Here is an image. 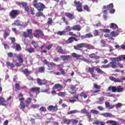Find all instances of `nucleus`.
Instances as JSON below:
<instances>
[{
    "instance_id": "nucleus-1",
    "label": "nucleus",
    "mask_w": 125,
    "mask_h": 125,
    "mask_svg": "<svg viewBox=\"0 0 125 125\" xmlns=\"http://www.w3.org/2000/svg\"><path fill=\"white\" fill-rule=\"evenodd\" d=\"M33 5L39 11H43V9L45 8V5L42 3H33Z\"/></svg>"
},
{
    "instance_id": "nucleus-2",
    "label": "nucleus",
    "mask_w": 125,
    "mask_h": 125,
    "mask_svg": "<svg viewBox=\"0 0 125 125\" xmlns=\"http://www.w3.org/2000/svg\"><path fill=\"white\" fill-rule=\"evenodd\" d=\"M37 83L39 85H42V84H47V85H49V84H52L51 82L49 81H47L45 80H42L39 78L37 79Z\"/></svg>"
},
{
    "instance_id": "nucleus-3",
    "label": "nucleus",
    "mask_w": 125,
    "mask_h": 125,
    "mask_svg": "<svg viewBox=\"0 0 125 125\" xmlns=\"http://www.w3.org/2000/svg\"><path fill=\"white\" fill-rule=\"evenodd\" d=\"M74 3L77 7V11H79V12H81L83 11V9H82V3L79 1H77V0H75L74 1Z\"/></svg>"
},
{
    "instance_id": "nucleus-4",
    "label": "nucleus",
    "mask_w": 125,
    "mask_h": 125,
    "mask_svg": "<svg viewBox=\"0 0 125 125\" xmlns=\"http://www.w3.org/2000/svg\"><path fill=\"white\" fill-rule=\"evenodd\" d=\"M109 79L110 81H112V82H114L115 83H123L124 81H125V77H123L121 80H120L119 78H116L113 76H110Z\"/></svg>"
},
{
    "instance_id": "nucleus-5",
    "label": "nucleus",
    "mask_w": 125,
    "mask_h": 125,
    "mask_svg": "<svg viewBox=\"0 0 125 125\" xmlns=\"http://www.w3.org/2000/svg\"><path fill=\"white\" fill-rule=\"evenodd\" d=\"M27 32L23 33V36L26 38H29V39H33V35H32V33L33 31L32 29H28L27 30Z\"/></svg>"
},
{
    "instance_id": "nucleus-6",
    "label": "nucleus",
    "mask_w": 125,
    "mask_h": 125,
    "mask_svg": "<svg viewBox=\"0 0 125 125\" xmlns=\"http://www.w3.org/2000/svg\"><path fill=\"white\" fill-rule=\"evenodd\" d=\"M18 13H19V11L14 10L10 13V16L11 18L14 19V18H16L17 17Z\"/></svg>"
},
{
    "instance_id": "nucleus-7",
    "label": "nucleus",
    "mask_w": 125,
    "mask_h": 125,
    "mask_svg": "<svg viewBox=\"0 0 125 125\" xmlns=\"http://www.w3.org/2000/svg\"><path fill=\"white\" fill-rule=\"evenodd\" d=\"M43 33L41 30H37L34 33V37H35V38H39L40 37H43Z\"/></svg>"
},
{
    "instance_id": "nucleus-8",
    "label": "nucleus",
    "mask_w": 125,
    "mask_h": 125,
    "mask_svg": "<svg viewBox=\"0 0 125 125\" xmlns=\"http://www.w3.org/2000/svg\"><path fill=\"white\" fill-rule=\"evenodd\" d=\"M57 50H58V52L61 53V54H66L67 53L66 49H62V47L60 46H58L57 47Z\"/></svg>"
},
{
    "instance_id": "nucleus-9",
    "label": "nucleus",
    "mask_w": 125,
    "mask_h": 125,
    "mask_svg": "<svg viewBox=\"0 0 125 125\" xmlns=\"http://www.w3.org/2000/svg\"><path fill=\"white\" fill-rule=\"evenodd\" d=\"M71 55L74 58H76L77 60H83V56L81 55L78 54L76 53H73Z\"/></svg>"
},
{
    "instance_id": "nucleus-10",
    "label": "nucleus",
    "mask_w": 125,
    "mask_h": 125,
    "mask_svg": "<svg viewBox=\"0 0 125 125\" xmlns=\"http://www.w3.org/2000/svg\"><path fill=\"white\" fill-rule=\"evenodd\" d=\"M85 43H82L81 44H79L76 46H74V49L76 50H81L83 47H85Z\"/></svg>"
},
{
    "instance_id": "nucleus-11",
    "label": "nucleus",
    "mask_w": 125,
    "mask_h": 125,
    "mask_svg": "<svg viewBox=\"0 0 125 125\" xmlns=\"http://www.w3.org/2000/svg\"><path fill=\"white\" fill-rule=\"evenodd\" d=\"M18 60L20 63H17L16 66H17V67H20V66L22 65V63H23V56H20Z\"/></svg>"
},
{
    "instance_id": "nucleus-12",
    "label": "nucleus",
    "mask_w": 125,
    "mask_h": 125,
    "mask_svg": "<svg viewBox=\"0 0 125 125\" xmlns=\"http://www.w3.org/2000/svg\"><path fill=\"white\" fill-rule=\"evenodd\" d=\"M96 103L100 104H103V103H104V97H101L99 98L97 101H96Z\"/></svg>"
},
{
    "instance_id": "nucleus-13",
    "label": "nucleus",
    "mask_w": 125,
    "mask_h": 125,
    "mask_svg": "<svg viewBox=\"0 0 125 125\" xmlns=\"http://www.w3.org/2000/svg\"><path fill=\"white\" fill-rule=\"evenodd\" d=\"M63 88V85L60 84H56L53 87V89H62Z\"/></svg>"
},
{
    "instance_id": "nucleus-14",
    "label": "nucleus",
    "mask_w": 125,
    "mask_h": 125,
    "mask_svg": "<svg viewBox=\"0 0 125 125\" xmlns=\"http://www.w3.org/2000/svg\"><path fill=\"white\" fill-rule=\"evenodd\" d=\"M109 27L113 30H116V29H118V25L115 23H111L109 25Z\"/></svg>"
},
{
    "instance_id": "nucleus-15",
    "label": "nucleus",
    "mask_w": 125,
    "mask_h": 125,
    "mask_svg": "<svg viewBox=\"0 0 125 125\" xmlns=\"http://www.w3.org/2000/svg\"><path fill=\"white\" fill-rule=\"evenodd\" d=\"M94 88H96V89H97V90H96V91H93V93H95L96 92H99L101 86H100V85H97V84L94 83Z\"/></svg>"
},
{
    "instance_id": "nucleus-16",
    "label": "nucleus",
    "mask_w": 125,
    "mask_h": 125,
    "mask_svg": "<svg viewBox=\"0 0 125 125\" xmlns=\"http://www.w3.org/2000/svg\"><path fill=\"white\" fill-rule=\"evenodd\" d=\"M88 93V91L86 92H82L80 93V96L81 97H83V98L85 99L87 98V94Z\"/></svg>"
},
{
    "instance_id": "nucleus-17",
    "label": "nucleus",
    "mask_w": 125,
    "mask_h": 125,
    "mask_svg": "<svg viewBox=\"0 0 125 125\" xmlns=\"http://www.w3.org/2000/svg\"><path fill=\"white\" fill-rule=\"evenodd\" d=\"M0 105H2L3 106H5L6 105V102L3 98L0 97Z\"/></svg>"
},
{
    "instance_id": "nucleus-18",
    "label": "nucleus",
    "mask_w": 125,
    "mask_h": 125,
    "mask_svg": "<svg viewBox=\"0 0 125 125\" xmlns=\"http://www.w3.org/2000/svg\"><path fill=\"white\" fill-rule=\"evenodd\" d=\"M71 57V56H64V55H62L61 56V58L63 60V61H67Z\"/></svg>"
},
{
    "instance_id": "nucleus-19",
    "label": "nucleus",
    "mask_w": 125,
    "mask_h": 125,
    "mask_svg": "<svg viewBox=\"0 0 125 125\" xmlns=\"http://www.w3.org/2000/svg\"><path fill=\"white\" fill-rule=\"evenodd\" d=\"M120 34V30H117L116 31H113L111 33L112 37H116Z\"/></svg>"
},
{
    "instance_id": "nucleus-20",
    "label": "nucleus",
    "mask_w": 125,
    "mask_h": 125,
    "mask_svg": "<svg viewBox=\"0 0 125 125\" xmlns=\"http://www.w3.org/2000/svg\"><path fill=\"white\" fill-rule=\"evenodd\" d=\"M86 71L87 73H90L91 74L94 73V69L91 67L86 68Z\"/></svg>"
},
{
    "instance_id": "nucleus-21",
    "label": "nucleus",
    "mask_w": 125,
    "mask_h": 125,
    "mask_svg": "<svg viewBox=\"0 0 125 125\" xmlns=\"http://www.w3.org/2000/svg\"><path fill=\"white\" fill-rule=\"evenodd\" d=\"M47 110H48V111H54V110H57V106L50 105L47 107Z\"/></svg>"
},
{
    "instance_id": "nucleus-22",
    "label": "nucleus",
    "mask_w": 125,
    "mask_h": 125,
    "mask_svg": "<svg viewBox=\"0 0 125 125\" xmlns=\"http://www.w3.org/2000/svg\"><path fill=\"white\" fill-rule=\"evenodd\" d=\"M40 87H34V88H32L30 89V90L31 91H35L37 93V94H38L40 92Z\"/></svg>"
},
{
    "instance_id": "nucleus-23",
    "label": "nucleus",
    "mask_w": 125,
    "mask_h": 125,
    "mask_svg": "<svg viewBox=\"0 0 125 125\" xmlns=\"http://www.w3.org/2000/svg\"><path fill=\"white\" fill-rule=\"evenodd\" d=\"M81 29L82 28L79 25H76L72 27V30H74L75 31H81Z\"/></svg>"
},
{
    "instance_id": "nucleus-24",
    "label": "nucleus",
    "mask_w": 125,
    "mask_h": 125,
    "mask_svg": "<svg viewBox=\"0 0 125 125\" xmlns=\"http://www.w3.org/2000/svg\"><path fill=\"white\" fill-rule=\"evenodd\" d=\"M91 77L89 76V79L90 80H92V81H94V80H97L98 78L97 77V75L94 74L93 73L91 74Z\"/></svg>"
},
{
    "instance_id": "nucleus-25",
    "label": "nucleus",
    "mask_w": 125,
    "mask_h": 125,
    "mask_svg": "<svg viewBox=\"0 0 125 125\" xmlns=\"http://www.w3.org/2000/svg\"><path fill=\"white\" fill-rule=\"evenodd\" d=\"M108 65L109 67H111V68H113V69H115V68L117 67V64L114 62H111Z\"/></svg>"
},
{
    "instance_id": "nucleus-26",
    "label": "nucleus",
    "mask_w": 125,
    "mask_h": 125,
    "mask_svg": "<svg viewBox=\"0 0 125 125\" xmlns=\"http://www.w3.org/2000/svg\"><path fill=\"white\" fill-rule=\"evenodd\" d=\"M107 123V124H110L111 125H119V123L113 120L108 121Z\"/></svg>"
},
{
    "instance_id": "nucleus-27",
    "label": "nucleus",
    "mask_w": 125,
    "mask_h": 125,
    "mask_svg": "<svg viewBox=\"0 0 125 125\" xmlns=\"http://www.w3.org/2000/svg\"><path fill=\"white\" fill-rule=\"evenodd\" d=\"M73 98H76V99L69 100L70 103H74V102H76V101H79V96H74Z\"/></svg>"
},
{
    "instance_id": "nucleus-28",
    "label": "nucleus",
    "mask_w": 125,
    "mask_h": 125,
    "mask_svg": "<svg viewBox=\"0 0 125 125\" xmlns=\"http://www.w3.org/2000/svg\"><path fill=\"white\" fill-rule=\"evenodd\" d=\"M102 116H104L105 117V118H109L110 117H112V114L110 113H103L101 114Z\"/></svg>"
},
{
    "instance_id": "nucleus-29",
    "label": "nucleus",
    "mask_w": 125,
    "mask_h": 125,
    "mask_svg": "<svg viewBox=\"0 0 125 125\" xmlns=\"http://www.w3.org/2000/svg\"><path fill=\"white\" fill-rule=\"evenodd\" d=\"M85 47L87 48V49H94V46L90 45L89 44L85 43Z\"/></svg>"
},
{
    "instance_id": "nucleus-30",
    "label": "nucleus",
    "mask_w": 125,
    "mask_h": 125,
    "mask_svg": "<svg viewBox=\"0 0 125 125\" xmlns=\"http://www.w3.org/2000/svg\"><path fill=\"white\" fill-rule=\"evenodd\" d=\"M65 15L70 19H74V14L70 13H66Z\"/></svg>"
},
{
    "instance_id": "nucleus-31",
    "label": "nucleus",
    "mask_w": 125,
    "mask_h": 125,
    "mask_svg": "<svg viewBox=\"0 0 125 125\" xmlns=\"http://www.w3.org/2000/svg\"><path fill=\"white\" fill-rule=\"evenodd\" d=\"M25 50L29 53H33V52H35V49L33 48H25Z\"/></svg>"
},
{
    "instance_id": "nucleus-32",
    "label": "nucleus",
    "mask_w": 125,
    "mask_h": 125,
    "mask_svg": "<svg viewBox=\"0 0 125 125\" xmlns=\"http://www.w3.org/2000/svg\"><path fill=\"white\" fill-rule=\"evenodd\" d=\"M58 96H61V97H64L65 95H67V93L66 92H61L57 94Z\"/></svg>"
},
{
    "instance_id": "nucleus-33",
    "label": "nucleus",
    "mask_w": 125,
    "mask_h": 125,
    "mask_svg": "<svg viewBox=\"0 0 125 125\" xmlns=\"http://www.w3.org/2000/svg\"><path fill=\"white\" fill-rule=\"evenodd\" d=\"M111 60H112V61H117L118 62H119L120 61H122V59L121 58V57L118 58H111Z\"/></svg>"
},
{
    "instance_id": "nucleus-34",
    "label": "nucleus",
    "mask_w": 125,
    "mask_h": 125,
    "mask_svg": "<svg viewBox=\"0 0 125 125\" xmlns=\"http://www.w3.org/2000/svg\"><path fill=\"white\" fill-rule=\"evenodd\" d=\"M78 120H79V118H76V119H71V122L73 125H77L79 123Z\"/></svg>"
},
{
    "instance_id": "nucleus-35",
    "label": "nucleus",
    "mask_w": 125,
    "mask_h": 125,
    "mask_svg": "<svg viewBox=\"0 0 125 125\" xmlns=\"http://www.w3.org/2000/svg\"><path fill=\"white\" fill-rule=\"evenodd\" d=\"M77 113H79V111L77 109L70 111L68 112V115H72L73 114H77Z\"/></svg>"
},
{
    "instance_id": "nucleus-36",
    "label": "nucleus",
    "mask_w": 125,
    "mask_h": 125,
    "mask_svg": "<svg viewBox=\"0 0 125 125\" xmlns=\"http://www.w3.org/2000/svg\"><path fill=\"white\" fill-rule=\"evenodd\" d=\"M75 92H76V86L72 85L71 87L70 93L72 94V93H75Z\"/></svg>"
},
{
    "instance_id": "nucleus-37",
    "label": "nucleus",
    "mask_w": 125,
    "mask_h": 125,
    "mask_svg": "<svg viewBox=\"0 0 125 125\" xmlns=\"http://www.w3.org/2000/svg\"><path fill=\"white\" fill-rule=\"evenodd\" d=\"M6 65L8 68H9V67H10V68H11V69H13V68H14V65L12 63H10L9 62H7Z\"/></svg>"
},
{
    "instance_id": "nucleus-38",
    "label": "nucleus",
    "mask_w": 125,
    "mask_h": 125,
    "mask_svg": "<svg viewBox=\"0 0 125 125\" xmlns=\"http://www.w3.org/2000/svg\"><path fill=\"white\" fill-rule=\"evenodd\" d=\"M19 108L21 110H24L25 109V104L24 103H20Z\"/></svg>"
},
{
    "instance_id": "nucleus-39",
    "label": "nucleus",
    "mask_w": 125,
    "mask_h": 125,
    "mask_svg": "<svg viewBox=\"0 0 125 125\" xmlns=\"http://www.w3.org/2000/svg\"><path fill=\"white\" fill-rule=\"evenodd\" d=\"M53 65H55V64H54V63L53 62L50 63V64L48 66V70H52V69L53 68Z\"/></svg>"
},
{
    "instance_id": "nucleus-40",
    "label": "nucleus",
    "mask_w": 125,
    "mask_h": 125,
    "mask_svg": "<svg viewBox=\"0 0 125 125\" xmlns=\"http://www.w3.org/2000/svg\"><path fill=\"white\" fill-rule=\"evenodd\" d=\"M79 113H80L81 114H87V110L85 108H84L83 109H82L81 111H79Z\"/></svg>"
},
{
    "instance_id": "nucleus-41",
    "label": "nucleus",
    "mask_w": 125,
    "mask_h": 125,
    "mask_svg": "<svg viewBox=\"0 0 125 125\" xmlns=\"http://www.w3.org/2000/svg\"><path fill=\"white\" fill-rule=\"evenodd\" d=\"M90 113L94 115H98V114H99V111L97 110H95L94 109H92L90 111Z\"/></svg>"
},
{
    "instance_id": "nucleus-42",
    "label": "nucleus",
    "mask_w": 125,
    "mask_h": 125,
    "mask_svg": "<svg viewBox=\"0 0 125 125\" xmlns=\"http://www.w3.org/2000/svg\"><path fill=\"white\" fill-rule=\"evenodd\" d=\"M57 35H59L60 36H62L64 34H66V31L63 30L62 31H58L57 32Z\"/></svg>"
},
{
    "instance_id": "nucleus-43",
    "label": "nucleus",
    "mask_w": 125,
    "mask_h": 125,
    "mask_svg": "<svg viewBox=\"0 0 125 125\" xmlns=\"http://www.w3.org/2000/svg\"><path fill=\"white\" fill-rule=\"evenodd\" d=\"M36 16L37 17H40V16H43V17H45V16L43 15V14H42V12L37 13L36 14Z\"/></svg>"
},
{
    "instance_id": "nucleus-44",
    "label": "nucleus",
    "mask_w": 125,
    "mask_h": 125,
    "mask_svg": "<svg viewBox=\"0 0 125 125\" xmlns=\"http://www.w3.org/2000/svg\"><path fill=\"white\" fill-rule=\"evenodd\" d=\"M86 116L87 117L89 122H90V121H92V119L91 118V115L90 114V113H89V112L87 113Z\"/></svg>"
},
{
    "instance_id": "nucleus-45",
    "label": "nucleus",
    "mask_w": 125,
    "mask_h": 125,
    "mask_svg": "<svg viewBox=\"0 0 125 125\" xmlns=\"http://www.w3.org/2000/svg\"><path fill=\"white\" fill-rule=\"evenodd\" d=\"M113 7L114 4H113V3H110L107 6L106 8L107 10H109V9H112Z\"/></svg>"
},
{
    "instance_id": "nucleus-46",
    "label": "nucleus",
    "mask_w": 125,
    "mask_h": 125,
    "mask_svg": "<svg viewBox=\"0 0 125 125\" xmlns=\"http://www.w3.org/2000/svg\"><path fill=\"white\" fill-rule=\"evenodd\" d=\"M102 33H110V30L108 29H100Z\"/></svg>"
},
{
    "instance_id": "nucleus-47",
    "label": "nucleus",
    "mask_w": 125,
    "mask_h": 125,
    "mask_svg": "<svg viewBox=\"0 0 125 125\" xmlns=\"http://www.w3.org/2000/svg\"><path fill=\"white\" fill-rule=\"evenodd\" d=\"M74 42V38L71 37L69 39L66 41L67 43H71V42Z\"/></svg>"
},
{
    "instance_id": "nucleus-48",
    "label": "nucleus",
    "mask_w": 125,
    "mask_h": 125,
    "mask_svg": "<svg viewBox=\"0 0 125 125\" xmlns=\"http://www.w3.org/2000/svg\"><path fill=\"white\" fill-rule=\"evenodd\" d=\"M23 72L26 76H28V75H30L31 74V71L28 70V69H25L24 71H23Z\"/></svg>"
},
{
    "instance_id": "nucleus-49",
    "label": "nucleus",
    "mask_w": 125,
    "mask_h": 125,
    "mask_svg": "<svg viewBox=\"0 0 125 125\" xmlns=\"http://www.w3.org/2000/svg\"><path fill=\"white\" fill-rule=\"evenodd\" d=\"M124 90V89L121 87V86H119L117 87L116 91L117 92H122Z\"/></svg>"
},
{
    "instance_id": "nucleus-50",
    "label": "nucleus",
    "mask_w": 125,
    "mask_h": 125,
    "mask_svg": "<svg viewBox=\"0 0 125 125\" xmlns=\"http://www.w3.org/2000/svg\"><path fill=\"white\" fill-rule=\"evenodd\" d=\"M65 30L66 32H70V31L73 30V27H71L70 26H67L65 27Z\"/></svg>"
},
{
    "instance_id": "nucleus-51",
    "label": "nucleus",
    "mask_w": 125,
    "mask_h": 125,
    "mask_svg": "<svg viewBox=\"0 0 125 125\" xmlns=\"http://www.w3.org/2000/svg\"><path fill=\"white\" fill-rule=\"evenodd\" d=\"M22 48H21V46L19 45V44H17L16 47V50L17 51H20Z\"/></svg>"
},
{
    "instance_id": "nucleus-52",
    "label": "nucleus",
    "mask_w": 125,
    "mask_h": 125,
    "mask_svg": "<svg viewBox=\"0 0 125 125\" xmlns=\"http://www.w3.org/2000/svg\"><path fill=\"white\" fill-rule=\"evenodd\" d=\"M27 105H29L32 102V99L28 98L25 101Z\"/></svg>"
},
{
    "instance_id": "nucleus-53",
    "label": "nucleus",
    "mask_w": 125,
    "mask_h": 125,
    "mask_svg": "<svg viewBox=\"0 0 125 125\" xmlns=\"http://www.w3.org/2000/svg\"><path fill=\"white\" fill-rule=\"evenodd\" d=\"M63 122L64 124H67V125H70L71 124V120H68V119H63Z\"/></svg>"
},
{
    "instance_id": "nucleus-54",
    "label": "nucleus",
    "mask_w": 125,
    "mask_h": 125,
    "mask_svg": "<svg viewBox=\"0 0 125 125\" xmlns=\"http://www.w3.org/2000/svg\"><path fill=\"white\" fill-rule=\"evenodd\" d=\"M39 107H40V105L39 104H32L31 105V107L33 108V109H36V108H39Z\"/></svg>"
},
{
    "instance_id": "nucleus-55",
    "label": "nucleus",
    "mask_w": 125,
    "mask_h": 125,
    "mask_svg": "<svg viewBox=\"0 0 125 125\" xmlns=\"http://www.w3.org/2000/svg\"><path fill=\"white\" fill-rule=\"evenodd\" d=\"M96 71L98 74H104V71H102V70L100 69V68H97Z\"/></svg>"
},
{
    "instance_id": "nucleus-56",
    "label": "nucleus",
    "mask_w": 125,
    "mask_h": 125,
    "mask_svg": "<svg viewBox=\"0 0 125 125\" xmlns=\"http://www.w3.org/2000/svg\"><path fill=\"white\" fill-rule=\"evenodd\" d=\"M8 35H9V30H8L7 31H5L4 34V38L5 39H6V38L7 37V36H8Z\"/></svg>"
},
{
    "instance_id": "nucleus-57",
    "label": "nucleus",
    "mask_w": 125,
    "mask_h": 125,
    "mask_svg": "<svg viewBox=\"0 0 125 125\" xmlns=\"http://www.w3.org/2000/svg\"><path fill=\"white\" fill-rule=\"evenodd\" d=\"M39 72L40 73H43V72H44V67H40L39 69Z\"/></svg>"
},
{
    "instance_id": "nucleus-58",
    "label": "nucleus",
    "mask_w": 125,
    "mask_h": 125,
    "mask_svg": "<svg viewBox=\"0 0 125 125\" xmlns=\"http://www.w3.org/2000/svg\"><path fill=\"white\" fill-rule=\"evenodd\" d=\"M40 111H41V112H46V108L44 107V106H42L40 108Z\"/></svg>"
},
{
    "instance_id": "nucleus-59",
    "label": "nucleus",
    "mask_w": 125,
    "mask_h": 125,
    "mask_svg": "<svg viewBox=\"0 0 125 125\" xmlns=\"http://www.w3.org/2000/svg\"><path fill=\"white\" fill-rule=\"evenodd\" d=\"M13 25H16V26H20V23H19V20H17L15 21V22L13 23Z\"/></svg>"
},
{
    "instance_id": "nucleus-60",
    "label": "nucleus",
    "mask_w": 125,
    "mask_h": 125,
    "mask_svg": "<svg viewBox=\"0 0 125 125\" xmlns=\"http://www.w3.org/2000/svg\"><path fill=\"white\" fill-rule=\"evenodd\" d=\"M55 62H58V61H61V58L60 57H56L53 59Z\"/></svg>"
},
{
    "instance_id": "nucleus-61",
    "label": "nucleus",
    "mask_w": 125,
    "mask_h": 125,
    "mask_svg": "<svg viewBox=\"0 0 125 125\" xmlns=\"http://www.w3.org/2000/svg\"><path fill=\"white\" fill-rule=\"evenodd\" d=\"M102 122H100L98 120H95L94 121V124L97 125H100Z\"/></svg>"
},
{
    "instance_id": "nucleus-62",
    "label": "nucleus",
    "mask_w": 125,
    "mask_h": 125,
    "mask_svg": "<svg viewBox=\"0 0 125 125\" xmlns=\"http://www.w3.org/2000/svg\"><path fill=\"white\" fill-rule=\"evenodd\" d=\"M19 87H20L19 84H18V83L16 84V85H15V91H17L19 90Z\"/></svg>"
},
{
    "instance_id": "nucleus-63",
    "label": "nucleus",
    "mask_w": 125,
    "mask_h": 125,
    "mask_svg": "<svg viewBox=\"0 0 125 125\" xmlns=\"http://www.w3.org/2000/svg\"><path fill=\"white\" fill-rule=\"evenodd\" d=\"M117 92V87L116 86H113L112 92Z\"/></svg>"
},
{
    "instance_id": "nucleus-64",
    "label": "nucleus",
    "mask_w": 125,
    "mask_h": 125,
    "mask_svg": "<svg viewBox=\"0 0 125 125\" xmlns=\"http://www.w3.org/2000/svg\"><path fill=\"white\" fill-rule=\"evenodd\" d=\"M32 44L34 45L35 47H38V43H37L35 41H32Z\"/></svg>"
}]
</instances>
